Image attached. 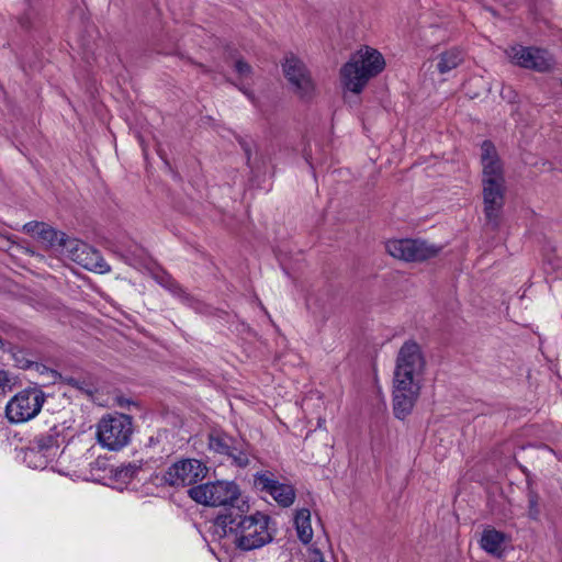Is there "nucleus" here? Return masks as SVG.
Returning a JSON list of instances; mask_svg holds the SVG:
<instances>
[{
    "mask_svg": "<svg viewBox=\"0 0 562 562\" xmlns=\"http://www.w3.org/2000/svg\"><path fill=\"white\" fill-rule=\"evenodd\" d=\"M294 525L299 539L303 543H308L313 539L311 512L306 508L299 509L294 517Z\"/></svg>",
    "mask_w": 562,
    "mask_h": 562,
    "instance_id": "obj_18",
    "label": "nucleus"
},
{
    "mask_svg": "<svg viewBox=\"0 0 562 562\" xmlns=\"http://www.w3.org/2000/svg\"><path fill=\"white\" fill-rule=\"evenodd\" d=\"M209 448L231 458L238 467L244 468L249 463L248 453L243 449V445L227 434L212 431L209 436Z\"/></svg>",
    "mask_w": 562,
    "mask_h": 562,
    "instance_id": "obj_12",
    "label": "nucleus"
},
{
    "mask_svg": "<svg viewBox=\"0 0 562 562\" xmlns=\"http://www.w3.org/2000/svg\"><path fill=\"white\" fill-rule=\"evenodd\" d=\"M506 54L515 65L536 71H548L554 66L553 57L544 49L515 45Z\"/></svg>",
    "mask_w": 562,
    "mask_h": 562,
    "instance_id": "obj_10",
    "label": "nucleus"
},
{
    "mask_svg": "<svg viewBox=\"0 0 562 562\" xmlns=\"http://www.w3.org/2000/svg\"><path fill=\"white\" fill-rule=\"evenodd\" d=\"M390 256L406 262H418L436 257L440 248L422 239H391L385 244Z\"/></svg>",
    "mask_w": 562,
    "mask_h": 562,
    "instance_id": "obj_7",
    "label": "nucleus"
},
{
    "mask_svg": "<svg viewBox=\"0 0 562 562\" xmlns=\"http://www.w3.org/2000/svg\"><path fill=\"white\" fill-rule=\"evenodd\" d=\"M463 61V52L451 48L438 56L437 69L440 74H447L457 68Z\"/></svg>",
    "mask_w": 562,
    "mask_h": 562,
    "instance_id": "obj_19",
    "label": "nucleus"
},
{
    "mask_svg": "<svg viewBox=\"0 0 562 562\" xmlns=\"http://www.w3.org/2000/svg\"><path fill=\"white\" fill-rule=\"evenodd\" d=\"M188 495L198 504L211 507L234 506L240 495L237 484L231 481L207 482L192 486Z\"/></svg>",
    "mask_w": 562,
    "mask_h": 562,
    "instance_id": "obj_5",
    "label": "nucleus"
},
{
    "mask_svg": "<svg viewBox=\"0 0 562 562\" xmlns=\"http://www.w3.org/2000/svg\"><path fill=\"white\" fill-rule=\"evenodd\" d=\"M132 434V418L125 414H108L97 424L99 443L111 451H117L127 446Z\"/></svg>",
    "mask_w": 562,
    "mask_h": 562,
    "instance_id": "obj_4",
    "label": "nucleus"
},
{
    "mask_svg": "<svg viewBox=\"0 0 562 562\" xmlns=\"http://www.w3.org/2000/svg\"><path fill=\"white\" fill-rule=\"evenodd\" d=\"M561 85H562V78H561Z\"/></svg>",
    "mask_w": 562,
    "mask_h": 562,
    "instance_id": "obj_27",
    "label": "nucleus"
},
{
    "mask_svg": "<svg viewBox=\"0 0 562 562\" xmlns=\"http://www.w3.org/2000/svg\"><path fill=\"white\" fill-rule=\"evenodd\" d=\"M283 72L300 99L308 101L316 94V85L304 63L294 55L286 56Z\"/></svg>",
    "mask_w": 562,
    "mask_h": 562,
    "instance_id": "obj_8",
    "label": "nucleus"
},
{
    "mask_svg": "<svg viewBox=\"0 0 562 562\" xmlns=\"http://www.w3.org/2000/svg\"><path fill=\"white\" fill-rule=\"evenodd\" d=\"M45 403V394L37 387L16 393L5 405V415L11 423H25L38 415Z\"/></svg>",
    "mask_w": 562,
    "mask_h": 562,
    "instance_id": "obj_6",
    "label": "nucleus"
},
{
    "mask_svg": "<svg viewBox=\"0 0 562 562\" xmlns=\"http://www.w3.org/2000/svg\"><path fill=\"white\" fill-rule=\"evenodd\" d=\"M46 248L54 249L65 256L68 250V243L74 238L68 237L65 233L59 232L44 223V227L38 231L37 238Z\"/></svg>",
    "mask_w": 562,
    "mask_h": 562,
    "instance_id": "obj_16",
    "label": "nucleus"
},
{
    "mask_svg": "<svg viewBox=\"0 0 562 562\" xmlns=\"http://www.w3.org/2000/svg\"><path fill=\"white\" fill-rule=\"evenodd\" d=\"M31 446L53 460L57 457L59 450L57 437L50 434L35 437Z\"/></svg>",
    "mask_w": 562,
    "mask_h": 562,
    "instance_id": "obj_20",
    "label": "nucleus"
},
{
    "mask_svg": "<svg viewBox=\"0 0 562 562\" xmlns=\"http://www.w3.org/2000/svg\"><path fill=\"white\" fill-rule=\"evenodd\" d=\"M255 485L270 494L282 507H289L294 503L295 491L292 485L280 483L272 473L262 472L255 475Z\"/></svg>",
    "mask_w": 562,
    "mask_h": 562,
    "instance_id": "obj_14",
    "label": "nucleus"
},
{
    "mask_svg": "<svg viewBox=\"0 0 562 562\" xmlns=\"http://www.w3.org/2000/svg\"><path fill=\"white\" fill-rule=\"evenodd\" d=\"M426 361L420 346L414 340L405 341L396 357L393 386V411L404 419L413 409L422 389Z\"/></svg>",
    "mask_w": 562,
    "mask_h": 562,
    "instance_id": "obj_2",
    "label": "nucleus"
},
{
    "mask_svg": "<svg viewBox=\"0 0 562 562\" xmlns=\"http://www.w3.org/2000/svg\"><path fill=\"white\" fill-rule=\"evenodd\" d=\"M11 382L8 371L0 369V387L7 386Z\"/></svg>",
    "mask_w": 562,
    "mask_h": 562,
    "instance_id": "obj_26",
    "label": "nucleus"
},
{
    "mask_svg": "<svg viewBox=\"0 0 562 562\" xmlns=\"http://www.w3.org/2000/svg\"><path fill=\"white\" fill-rule=\"evenodd\" d=\"M506 540L507 537L504 532L488 528L483 531L480 544L487 553L501 558L504 553V543Z\"/></svg>",
    "mask_w": 562,
    "mask_h": 562,
    "instance_id": "obj_17",
    "label": "nucleus"
},
{
    "mask_svg": "<svg viewBox=\"0 0 562 562\" xmlns=\"http://www.w3.org/2000/svg\"><path fill=\"white\" fill-rule=\"evenodd\" d=\"M235 70L243 78H247L251 74V67L241 59L236 60Z\"/></svg>",
    "mask_w": 562,
    "mask_h": 562,
    "instance_id": "obj_25",
    "label": "nucleus"
},
{
    "mask_svg": "<svg viewBox=\"0 0 562 562\" xmlns=\"http://www.w3.org/2000/svg\"><path fill=\"white\" fill-rule=\"evenodd\" d=\"M154 278L161 286L169 290L173 295L178 296L183 302L190 301V295L168 273L158 272L154 276Z\"/></svg>",
    "mask_w": 562,
    "mask_h": 562,
    "instance_id": "obj_21",
    "label": "nucleus"
},
{
    "mask_svg": "<svg viewBox=\"0 0 562 562\" xmlns=\"http://www.w3.org/2000/svg\"><path fill=\"white\" fill-rule=\"evenodd\" d=\"M484 214L487 224L496 228L504 206L505 181L482 183Z\"/></svg>",
    "mask_w": 562,
    "mask_h": 562,
    "instance_id": "obj_13",
    "label": "nucleus"
},
{
    "mask_svg": "<svg viewBox=\"0 0 562 562\" xmlns=\"http://www.w3.org/2000/svg\"><path fill=\"white\" fill-rule=\"evenodd\" d=\"M269 516L257 512L244 515L240 510L229 509L212 521L210 532L213 541L223 547L234 546L241 551L260 549L273 539L269 528Z\"/></svg>",
    "mask_w": 562,
    "mask_h": 562,
    "instance_id": "obj_1",
    "label": "nucleus"
},
{
    "mask_svg": "<svg viewBox=\"0 0 562 562\" xmlns=\"http://www.w3.org/2000/svg\"><path fill=\"white\" fill-rule=\"evenodd\" d=\"M384 68L383 55L373 47L363 46L341 67V85L345 90L359 94L369 80L381 74Z\"/></svg>",
    "mask_w": 562,
    "mask_h": 562,
    "instance_id": "obj_3",
    "label": "nucleus"
},
{
    "mask_svg": "<svg viewBox=\"0 0 562 562\" xmlns=\"http://www.w3.org/2000/svg\"><path fill=\"white\" fill-rule=\"evenodd\" d=\"M206 473L207 468L201 461L189 459L169 467L162 479L170 486H187L204 479Z\"/></svg>",
    "mask_w": 562,
    "mask_h": 562,
    "instance_id": "obj_9",
    "label": "nucleus"
},
{
    "mask_svg": "<svg viewBox=\"0 0 562 562\" xmlns=\"http://www.w3.org/2000/svg\"><path fill=\"white\" fill-rule=\"evenodd\" d=\"M482 183L505 181L503 164L498 158L495 146L490 140L481 145Z\"/></svg>",
    "mask_w": 562,
    "mask_h": 562,
    "instance_id": "obj_15",
    "label": "nucleus"
},
{
    "mask_svg": "<svg viewBox=\"0 0 562 562\" xmlns=\"http://www.w3.org/2000/svg\"><path fill=\"white\" fill-rule=\"evenodd\" d=\"M52 461V458L46 457L45 453L36 450L32 446H30L24 452V462L27 464L29 468L35 470L45 469Z\"/></svg>",
    "mask_w": 562,
    "mask_h": 562,
    "instance_id": "obj_22",
    "label": "nucleus"
},
{
    "mask_svg": "<svg viewBox=\"0 0 562 562\" xmlns=\"http://www.w3.org/2000/svg\"><path fill=\"white\" fill-rule=\"evenodd\" d=\"M42 227H44L43 222L33 221V222H29V223L24 224L22 229L24 233L38 238V231H41Z\"/></svg>",
    "mask_w": 562,
    "mask_h": 562,
    "instance_id": "obj_24",
    "label": "nucleus"
},
{
    "mask_svg": "<svg viewBox=\"0 0 562 562\" xmlns=\"http://www.w3.org/2000/svg\"><path fill=\"white\" fill-rule=\"evenodd\" d=\"M65 256L87 270L98 273H106L110 271V266L102 255L97 249L79 239L75 238L68 243V250Z\"/></svg>",
    "mask_w": 562,
    "mask_h": 562,
    "instance_id": "obj_11",
    "label": "nucleus"
},
{
    "mask_svg": "<svg viewBox=\"0 0 562 562\" xmlns=\"http://www.w3.org/2000/svg\"><path fill=\"white\" fill-rule=\"evenodd\" d=\"M539 501L540 497L536 492L530 491L528 493V517L532 520L540 518L541 509Z\"/></svg>",
    "mask_w": 562,
    "mask_h": 562,
    "instance_id": "obj_23",
    "label": "nucleus"
}]
</instances>
